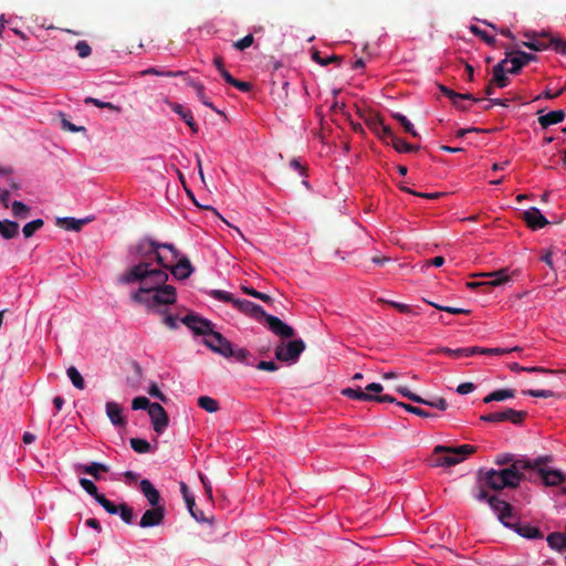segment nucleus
<instances>
[{"label": "nucleus", "instance_id": "1", "mask_svg": "<svg viewBox=\"0 0 566 566\" xmlns=\"http://www.w3.org/2000/svg\"><path fill=\"white\" fill-rule=\"evenodd\" d=\"M167 281L168 273L148 261L136 262L117 279L119 284H138V289L130 293L132 301L154 312H159L163 306L174 304L177 300L176 289L167 284Z\"/></svg>", "mask_w": 566, "mask_h": 566}, {"label": "nucleus", "instance_id": "2", "mask_svg": "<svg viewBox=\"0 0 566 566\" xmlns=\"http://www.w3.org/2000/svg\"><path fill=\"white\" fill-rule=\"evenodd\" d=\"M135 259L139 261H148L154 265H160L169 269L180 258L179 251L170 243H157L153 240H143L135 247Z\"/></svg>", "mask_w": 566, "mask_h": 566}, {"label": "nucleus", "instance_id": "3", "mask_svg": "<svg viewBox=\"0 0 566 566\" xmlns=\"http://www.w3.org/2000/svg\"><path fill=\"white\" fill-rule=\"evenodd\" d=\"M478 480L479 483H482L492 490L500 491L505 488H516L522 480V475L515 467L502 470L481 469L478 472Z\"/></svg>", "mask_w": 566, "mask_h": 566}, {"label": "nucleus", "instance_id": "4", "mask_svg": "<svg viewBox=\"0 0 566 566\" xmlns=\"http://www.w3.org/2000/svg\"><path fill=\"white\" fill-rule=\"evenodd\" d=\"M433 463L436 467H453L464 461L470 454L475 452V447L471 444H461L458 447L437 446L434 448Z\"/></svg>", "mask_w": 566, "mask_h": 566}, {"label": "nucleus", "instance_id": "5", "mask_svg": "<svg viewBox=\"0 0 566 566\" xmlns=\"http://www.w3.org/2000/svg\"><path fill=\"white\" fill-rule=\"evenodd\" d=\"M305 349V343L302 339H293L287 343H281L275 348V357L285 363H295Z\"/></svg>", "mask_w": 566, "mask_h": 566}, {"label": "nucleus", "instance_id": "6", "mask_svg": "<svg viewBox=\"0 0 566 566\" xmlns=\"http://www.w3.org/2000/svg\"><path fill=\"white\" fill-rule=\"evenodd\" d=\"M489 505L493 510V512L497 515L500 522L506 527H514V515L512 513V506L496 496H491L489 499Z\"/></svg>", "mask_w": 566, "mask_h": 566}, {"label": "nucleus", "instance_id": "7", "mask_svg": "<svg viewBox=\"0 0 566 566\" xmlns=\"http://www.w3.org/2000/svg\"><path fill=\"white\" fill-rule=\"evenodd\" d=\"M182 323L197 335L207 338L213 332V324L201 316L189 314L182 318Z\"/></svg>", "mask_w": 566, "mask_h": 566}, {"label": "nucleus", "instance_id": "8", "mask_svg": "<svg viewBox=\"0 0 566 566\" xmlns=\"http://www.w3.org/2000/svg\"><path fill=\"white\" fill-rule=\"evenodd\" d=\"M205 345L208 346L212 352L229 358L231 353V343L221 335V333L213 332L203 340Z\"/></svg>", "mask_w": 566, "mask_h": 566}, {"label": "nucleus", "instance_id": "9", "mask_svg": "<svg viewBox=\"0 0 566 566\" xmlns=\"http://www.w3.org/2000/svg\"><path fill=\"white\" fill-rule=\"evenodd\" d=\"M148 415L151 419L154 430L156 431V433L161 434L168 427L169 420L167 412L165 411L161 405L154 402L149 407Z\"/></svg>", "mask_w": 566, "mask_h": 566}, {"label": "nucleus", "instance_id": "10", "mask_svg": "<svg viewBox=\"0 0 566 566\" xmlns=\"http://www.w3.org/2000/svg\"><path fill=\"white\" fill-rule=\"evenodd\" d=\"M535 60L536 55L532 53L516 51L510 57L504 59L503 62L507 65V73L516 74L524 65Z\"/></svg>", "mask_w": 566, "mask_h": 566}, {"label": "nucleus", "instance_id": "11", "mask_svg": "<svg viewBox=\"0 0 566 566\" xmlns=\"http://www.w3.org/2000/svg\"><path fill=\"white\" fill-rule=\"evenodd\" d=\"M165 517V507L164 506H153V509L147 510L140 521L139 526L143 528L158 526L163 523Z\"/></svg>", "mask_w": 566, "mask_h": 566}, {"label": "nucleus", "instance_id": "12", "mask_svg": "<svg viewBox=\"0 0 566 566\" xmlns=\"http://www.w3.org/2000/svg\"><path fill=\"white\" fill-rule=\"evenodd\" d=\"M233 307L255 319L263 318L266 315L265 311L260 305L248 300L237 298V301L233 302Z\"/></svg>", "mask_w": 566, "mask_h": 566}, {"label": "nucleus", "instance_id": "13", "mask_svg": "<svg viewBox=\"0 0 566 566\" xmlns=\"http://www.w3.org/2000/svg\"><path fill=\"white\" fill-rule=\"evenodd\" d=\"M264 318L268 323L270 331L275 335L286 338L293 336L294 329L279 317L271 314H266Z\"/></svg>", "mask_w": 566, "mask_h": 566}, {"label": "nucleus", "instance_id": "14", "mask_svg": "<svg viewBox=\"0 0 566 566\" xmlns=\"http://www.w3.org/2000/svg\"><path fill=\"white\" fill-rule=\"evenodd\" d=\"M523 219L532 230H538L548 224V220L536 207H531L523 213Z\"/></svg>", "mask_w": 566, "mask_h": 566}, {"label": "nucleus", "instance_id": "15", "mask_svg": "<svg viewBox=\"0 0 566 566\" xmlns=\"http://www.w3.org/2000/svg\"><path fill=\"white\" fill-rule=\"evenodd\" d=\"M168 270L170 273L178 280L188 279L192 272L193 268L189 261V259L182 255L174 265H171Z\"/></svg>", "mask_w": 566, "mask_h": 566}, {"label": "nucleus", "instance_id": "16", "mask_svg": "<svg viewBox=\"0 0 566 566\" xmlns=\"http://www.w3.org/2000/svg\"><path fill=\"white\" fill-rule=\"evenodd\" d=\"M94 220V217L75 219L73 217H62L56 219V226L67 231H80L83 226Z\"/></svg>", "mask_w": 566, "mask_h": 566}, {"label": "nucleus", "instance_id": "17", "mask_svg": "<svg viewBox=\"0 0 566 566\" xmlns=\"http://www.w3.org/2000/svg\"><path fill=\"white\" fill-rule=\"evenodd\" d=\"M139 488L140 492L151 506H160V494L149 480L143 479L139 483Z\"/></svg>", "mask_w": 566, "mask_h": 566}, {"label": "nucleus", "instance_id": "18", "mask_svg": "<svg viewBox=\"0 0 566 566\" xmlns=\"http://www.w3.org/2000/svg\"><path fill=\"white\" fill-rule=\"evenodd\" d=\"M543 111H539L538 114V123L543 128H547L552 125L558 124L564 120L566 114L562 109L552 111L547 114H542Z\"/></svg>", "mask_w": 566, "mask_h": 566}, {"label": "nucleus", "instance_id": "19", "mask_svg": "<svg viewBox=\"0 0 566 566\" xmlns=\"http://www.w3.org/2000/svg\"><path fill=\"white\" fill-rule=\"evenodd\" d=\"M169 105H170V108L172 109V112L178 114L193 133L198 132V129H199L198 124L196 123L190 109L185 108L181 104H178V103H169Z\"/></svg>", "mask_w": 566, "mask_h": 566}, {"label": "nucleus", "instance_id": "20", "mask_svg": "<svg viewBox=\"0 0 566 566\" xmlns=\"http://www.w3.org/2000/svg\"><path fill=\"white\" fill-rule=\"evenodd\" d=\"M506 69H507V65L505 64V62H503V60L501 62H499L496 65H494L493 71H492L493 76H492L491 84H494L500 88L507 86L509 78L505 75V73L507 72Z\"/></svg>", "mask_w": 566, "mask_h": 566}, {"label": "nucleus", "instance_id": "21", "mask_svg": "<svg viewBox=\"0 0 566 566\" xmlns=\"http://www.w3.org/2000/svg\"><path fill=\"white\" fill-rule=\"evenodd\" d=\"M539 475L542 476L545 485L548 486H557L562 484L566 478L559 470L547 469H539Z\"/></svg>", "mask_w": 566, "mask_h": 566}, {"label": "nucleus", "instance_id": "22", "mask_svg": "<svg viewBox=\"0 0 566 566\" xmlns=\"http://www.w3.org/2000/svg\"><path fill=\"white\" fill-rule=\"evenodd\" d=\"M106 415L114 426H124L126 423L123 417V409L117 402L108 401L106 403Z\"/></svg>", "mask_w": 566, "mask_h": 566}, {"label": "nucleus", "instance_id": "23", "mask_svg": "<svg viewBox=\"0 0 566 566\" xmlns=\"http://www.w3.org/2000/svg\"><path fill=\"white\" fill-rule=\"evenodd\" d=\"M187 85L192 87L196 92V95L198 97V99L203 104L206 105L207 107H210L211 109L213 111H217L216 107L213 106L212 102L208 98V96L206 95V92H205V86L202 83L200 82H196L193 80H188L187 82Z\"/></svg>", "mask_w": 566, "mask_h": 566}, {"label": "nucleus", "instance_id": "24", "mask_svg": "<svg viewBox=\"0 0 566 566\" xmlns=\"http://www.w3.org/2000/svg\"><path fill=\"white\" fill-rule=\"evenodd\" d=\"M512 528L515 530V532L518 535H521L522 537L528 538V539L539 538L542 536V533L539 532V530L530 524L521 525V524L515 523V526Z\"/></svg>", "mask_w": 566, "mask_h": 566}, {"label": "nucleus", "instance_id": "25", "mask_svg": "<svg viewBox=\"0 0 566 566\" xmlns=\"http://www.w3.org/2000/svg\"><path fill=\"white\" fill-rule=\"evenodd\" d=\"M515 396V391L513 389L504 388L492 391L488 396L483 398L485 403H490L492 401H503L506 399H511Z\"/></svg>", "mask_w": 566, "mask_h": 566}, {"label": "nucleus", "instance_id": "26", "mask_svg": "<svg viewBox=\"0 0 566 566\" xmlns=\"http://www.w3.org/2000/svg\"><path fill=\"white\" fill-rule=\"evenodd\" d=\"M440 91L447 96L449 97L452 103L460 107L461 104L460 102L463 101V99H470V101H474V102H478V99H475L471 94H461V93H457L454 91H452L451 88L444 86V85H440Z\"/></svg>", "mask_w": 566, "mask_h": 566}, {"label": "nucleus", "instance_id": "27", "mask_svg": "<svg viewBox=\"0 0 566 566\" xmlns=\"http://www.w3.org/2000/svg\"><path fill=\"white\" fill-rule=\"evenodd\" d=\"M501 421H511L514 424H520L523 422V420L526 417L525 411H516L514 409H505L503 411H500Z\"/></svg>", "mask_w": 566, "mask_h": 566}, {"label": "nucleus", "instance_id": "28", "mask_svg": "<svg viewBox=\"0 0 566 566\" xmlns=\"http://www.w3.org/2000/svg\"><path fill=\"white\" fill-rule=\"evenodd\" d=\"M19 232V224L15 221L0 220V234L4 239H12Z\"/></svg>", "mask_w": 566, "mask_h": 566}, {"label": "nucleus", "instance_id": "29", "mask_svg": "<svg viewBox=\"0 0 566 566\" xmlns=\"http://www.w3.org/2000/svg\"><path fill=\"white\" fill-rule=\"evenodd\" d=\"M483 276L491 277V281L489 282L492 286H499L504 284L510 280L509 270L507 269H501L495 272L484 273Z\"/></svg>", "mask_w": 566, "mask_h": 566}, {"label": "nucleus", "instance_id": "30", "mask_svg": "<svg viewBox=\"0 0 566 566\" xmlns=\"http://www.w3.org/2000/svg\"><path fill=\"white\" fill-rule=\"evenodd\" d=\"M84 473L92 475L94 479L98 480L101 478V471L106 472L107 467L99 462H92L90 464H80L77 467Z\"/></svg>", "mask_w": 566, "mask_h": 566}, {"label": "nucleus", "instance_id": "31", "mask_svg": "<svg viewBox=\"0 0 566 566\" xmlns=\"http://www.w3.org/2000/svg\"><path fill=\"white\" fill-rule=\"evenodd\" d=\"M342 394L354 400L371 401L374 395L363 391L360 388H345Z\"/></svg>", "mask_w": 566, "mask_h": 566}, {"label": "nucleus", "instance_id": "32", "mask_svg": "<svg viewBox=\"0 0 566 566\" xmlns=\"http://www.w3.org/2000/svg\"><path fill=\"white\" fill-rule=\"evenodd\" d=\"M551 548L556 551L566 549V534L565 533H552L546 538Z\"/></svg>", "mask_w": 566, "mask_h": 566}, {"label": "nucleus", "instance_id": "33", "mask_svg": "<svg viewBox=\"0 0 566 566\" xmlns=\"http://www.w3.org/2000/svg\"><path fill=\"white\" fill-rule=\"evenodd\" d=\"M66 375L75 388H77L80 390H83L85 388L84 378L82 377L81 373L77 370L76 367H74V366L69 367L66 369Z\"/></svg>", "mask_w": 566, "mask_h": 566}, {"label": "nucleus", "instance_id": "34", "mask_svg": "<svg viewBox=\"0 0 566 566\" xmlns=\"http://www.w3.org/2000/svg\"><path fill=\"white\" fill-rule=\"evenodd\" d=\"M185 72L182 71H163V70H159V69H156V67H149V69H146L144 71L140 72V75L142 76H146V75H156V76H165V77H177V76H180V75H184Z\"/></svg>", "mask_w": 566, "mask_h": 566}, {"label": "nucleus", "instance_id": "35", "mask_svg": "<svg viewBox=\"0 0 566 566\" xmlns=\"http://www.w3.org/2000/svg\"><path fill=\"white\" fill-rule=\"evenodd\" d=\"M84 103L85 104H92L98 108H107L109 111H113L115 113H120L122 112V107L119 105H115L113 103H109V102H103L98 98H95V97H86L84 99Z\"/></svg>", "mask_w": 566, "mask_h": 566}, {"label": "nucleus", "instance_id": "36", "mask_svg": "<svg viewBox=\"0 0 566 566\" xmlns=\"http://www.w3.org/2000/svg\"><path fill=\"white\" fill-rule=\"evenodd\" d=\"M198 406L208 412H216L219 410V402L209 396L199 397Z\"/></svg>", "mask_w": 566, "mask_h": 566}, {"label": "nucleus", "instance_id": "37", "mask_svg": "<svg viewBox=\"0 0 566 566\" xmlns=\"http://www.w3.org/2000/svg\"><path fill=\"white\" fill-rule=\"evenodd\" d=\"M130 447L137 453H148L153 451L150 443L147 440L140 438H132Z\"/></svg>", "mask_w": 566, "mask_h": 566}, {"label": "nucleus", "instance_id": "38", "mask_svg": "<svg viewBox=\"0 0 566 566\" xmlns=\"http://www.w3.org/2000/svg\"><path fill=\"white\" fill-rule=\"evenodd\" d=\"M551 461H552V457H549V455L537 457L533 460L525 461L523 464V468L537 470L539 472V469H544L543 465Z\"/></svg>", "mask_w": 566, "mask_h": 566}, {"label": "nucleus", "instance_id": "39", "mask_svg": "<svg viewBox=\"0 0 566 566\" xmlns=\"http://www.w3.org/2000/svg\"><path fill=\"white\" fill-rule=\"evenodd\" d=\"M231 353L232 354L229 355V358H234L239 363L250 364L249 358L251 357V354L248 349L242 347L234 348L231 345Z\"/></svg>", "mask_w": 566, "mask_h": 566}, {"label": "nucleus", "instance_id": "40", "mask_svg": "<svg viewBox=\"0 0 566 566\" xmlns=\"http://www.w3.org/2000/svg\"><path fill=\"white\" fill-rule=\"evenodd\" d=\"M42 227H43L42 219H35V220L28 222L22 228L24 238H27V239L31 238L34 234V232L38 231L39 229H41Z\"/></svg>", "mask_w": 566, "mask_h": 566}, {"label": "nucleus", "instance_id": "41", "mask_svg": "<svg viewBox=\"0 0 566 566\" xmlns=\"http://www.w3.org/2000/svg\"><path fill=\"white\" fill-rule=\"evenodd\" d=\"M392 117L402 125L407 133L411 134L415 137L418 136V133L415 129L413 124L403 114L392 113Z\"/></svg>", "mask_w": 566, "mask_h": 566}, {"label": "nucleus", "instance_id": "42", "mask_svg": "<svg viewBox=\"0 0 566 566\" xmlns=\"http://www.w3.org/2000/svg\"><path fill=\"white\" fill-rule=\"evenodd\" d=\"M117 514L120 516L122 521L128 525L134 523V513L133 510L125 503L118 505Z\"/></svg>", "mask_w": 566, "mask_h": 566}, {"label": "nucleus", "instance_id": "43", "mask_svg": "<svg viewBox=\"0 0 566 566\" xmlns=\"http://www.w3.org/2000/svg\"><path fill=\"white\" fill-rule=\"evenodd\" d=\"M391 145L398 153H412L419 148L418 146H413L398 137L394 138V142Z\"/></svg>", "mask_w": 566, "mask_h": 566}, {"label": "nucleus", "instance_id": "44", "mask_svg": "<svg viewBox=\"0 0 566 566\" xmlns=\"http://www.w3.org/2000/svg\"><path fill=\"white\" fill-rule=\"evenodd\" d=\"M80 485L84 489V491L87 494L93 496L95 501L97 500L98 496L102 495V494L98 493L97 486L94 484V482L92 480H88L86 478H81L80 479Z\"/></svg>", "mask_w": 566, "mask_h": 566}, {"label": "nucleus", "instance_id": "45", "mask_svg": "<svg viewBox=\"0 0 566 566\" xmlns=\"http://www.w3.org/2000/svg\"><path fill=\"white\" fill-rule=\"evenodd\" d=\"M436 353L444 354V355H448V356L457 358V359L464 358V355H465L464 347L453 349L450 347L441 346L436 349Z\"/></svg>", "mask_w": 566, "mask_h": 566}, {"label": "nucleus", "instance_id": "46", "mask_svg": "<svg viewBox=\"0 0 566 566\" xmlns=\"http://www.w3.org/2000/svg\"><path fill=\"white\" fill-rule=\"evenodd\" d=\"M210 295L217 301L224 302V303H231L232 305H233V302L237 301V298H234L230 292L222 291V290H212L210 292Z\"/></svg>", "mask_w": 566, "mask_h": 566}, {"label": "nucleus", "instance_id": "47", "mask_svg": "<svg viewBox=\"0 0 566 566\" xmlns=\"http://www.w3.org/2000/svg\"><path fill=\"white\" fill-rule=\"evenodd\" d=\"M11 209L17 218H27L29 213V207L21 201L11 202Z\"/></svg>", "mask_w": 566, "mask_h": 566}, {"label": "nucleus", "instance_id": "48", "mask_svg": "<svg viewBox=\"0 0 566 566\" xmlns=\"http://www.w3.org/2000/svg\"><path fill=\"white\" fill-rule=\"evenodd\" d=\"M96 502L108 513L112 515L117 514L118 505H115L113 502L107 500L103 494L97 497Z\"/></svg>", "mask_w": 566, "mask_h": 566}, {"label": "nucleus", "instance_id": "49", "mask_svg": "<svg viewBox=\"0 0 566 566\" xmlns=\"http://www.w3.org/2000/svg\"><path fill=\"white\" fill-rule=\"evenodd\" d=\"M366 124L368 126V128L376 135H380V129L384 125V120L381 117L379 116H370L367 120H366Z\"/></svg>", "mask_w": 566, "mask_h": 566}, {"label": "nucleus", "instance_id": "50", "mask_svg": "<svg viewBox=\"0 0 566 566\" xmlns=\"http://www.w3.org/2000/svg\"><path fill=\"white\" fill-rule=\"evenodd\" d=\"M431 306H433L434 308L439 310V311H443V312H447V313H450V314H469L470 313V310H467V308H461V307H454V306H443V305H440V304H437V303H433V302H428Z\"/></svg>", "mask_w": 566, "mask_h": 566}, {"label": "nucleus", "instance_id": "51", "mask_svg": "<svg viewBox=\"0 0 566 566\" xmlns=\"http://www.w3.org/2000/svg\"><path fill=\"white\" fill-rule=\"evenodd\" d=\"M389 304L391 306H394L398 312H400L402 314H410V315H419L420 314L412 306H410L408 304H405V303H399V302L390 301Z\"/></svg>", "mask_w": 566, "mask_h": 566}, {"label": "nucleus", "instance_id": "52", "mask_svg": "<svg viewBox=\"0 0 566 566\" xmlns=\"http://www.w3.org/2000/svg\"><path fill=\"white\" fill-rule=\"evenodd\" d=\"M401 396L415 401V402H426V399L421 398L420 396L411 392L407 387L399 386L396 389Z\"/></svg>", "mask_w": 566, "mask_h": 566}, {"label": "nucleus", "instance_id": "53", "mask_svg": "<svg viewBox=\"0 0 566 566\" xmlns=\"http://www.w3.org/2000/svg\"><path fill=\"white\" fill-rule=\"evenodd\" d=\"M150 406H151V403L149 402V400L146 397H142V396L134 398L133 402H132V408L134 410L147 409L149 411Z\"/></svg>", "mask_w": 566, "mask_h": 566}, {"label": "nucleus", "instance_id": "54", "mask_svg": "<svg viewBox=\"0 0 566 566\" xmlns=\"http://www.w3.org/2000/svg\"><path fill=\"white\" fill-rule=\"evenodd\" d=\"M75 50L80 57L85 59L91 55L92 49L86 41H78L75 44Z\"/></svg>", "mask_w": 566, "mask_h": 566}, {"label": "nucleus", "instance_id": "55", "mask_svg": "<svg viewBox=\"0 0 566 566\" xmlns=\"http://www.w3.org/2000/svg\"><path fill=\"white\" fill-rule=\"evenodd\" d=\"M399 407H402L405 410H407L410 413L417 415L419 417H431V415L427 411H424L421 408L405 403V402H397Z\"/></svg>", "mask_w": 566, "mask_h": 566}, {"label": "nucleus", "instance_id": "56", "mask_svg": "<svg viewBox=\"0 0 566 566\" xmlns=\"http://www.w3.org/2000/svg\"><path fill=\"white\" fill-rule=\"evenodd\" d=\"M180 490L184 495V499H185L188 510L191 511V509H193V506L196 504L195 496L191 493H189L188 488H187L186 483H184V482L180 483Z\"/></svg>", "mask_w": 566, "mask_h": 566}, {"label": "nucleus", "instance_id": "57", "mask_svg": "<svg viewBox=\"0 0 566 566\" xmlns=\"http://www.w3.org/2000/svg\"><path fill=\"white\" fill-rule=\"evenodd\" d=\"M254 41V38L252 34H247L245 36H243L242 39L235 41L233 43V46L240 51H243L245 49H248L249 46L252 45Z\"/></svg>", "mask_w": 566, "mask_h": 566}, {"label": "nucleus", "instance_id": "58", "mask_svg": "<svg viewBox=\"0 0 566 566\" xmlns=\"http://www.w3.org/2000/svg\"><path fill=\"white\" fill-rule=\"evenodd\" d=\"M525 395H528L531 397L535 398H552L554 397V392L548 389H530L524 392Z\"/></svg>", "mask_w": 566, "mask_h": 566}, {"label": "nucleus", "instance_id": "59", "mask_svg": "<svg viewBox=\"0 0 566 566\" xmlns=\"http://www.w3.org/2000/svg\"><path fill=\"white\" fill-rule=\"evenodd\" d=\"M422 405H427V406H430V407H433V408H437L439 410H446L448 408V402L444 398H434L432 400H427L426 399V402H421Z\"/></svg>", "mask_w": 566, "mask_h": 566}, {"label": "nucleus", "instance_id": "60", "mask_svg": "<svg viewBox=\"0 0 566 566\" xmlns=\"http://www.w3.org/2000/svg\"><path fill=\"white\" fill-rule=\"evenodd\" d=\"M484 486L482 483H480V485L473 491V497L476 500V501H486L489 503V499L492 496V495H489V493L484 490Z\"/></svg>", "mask_w": 566, "mask_h": 566}, {"label": "nucleus", "instance_id": "61", "mask_svg": "<svg viewBox=\"0 0 566 566\" xmlns=\"http://www.w3.org/2000/svg\"><path fill=\"white\" fill-rule=\"evenodd\" d=\"M148 394L154 397V398H157L159 400H161L163 402H166L167 398L166 396L160 391L159 387L157 386V384L153 382L149 385L148 387Z\"/></svg>", "mask_w": 566, "mask_h": 566}, {"label": "nucleus", "instance_id": "62", "mask_svg": "<svg viewBox=\"0 0 566 566\" xmlns=\"http://www.w3.org/2000/svg\"><path fill=\"white\" fill-rule=\"evenodd\" d=\"M523 45L533 51H542V50L546 49V44H544L539 40H535V39L530 40L527 42H523Z\"/></svg>", "mask_w": 566, "mask_h": 566}, {"label": "nucleus", "instance_id": "63", "mask_svg": "<svg viewBox=\"0 0 566 566\" xmlns=\"http://www.w3.org/2000/svg\"><path fill=\"white\" fill-rule=\"evenodd\" d=\"M475 389L473 382H462L457 387V392L459 395H468L471 394Z\"/></svg>", "mask_w": 566, "mask_h": 566}, {"label": "nucleus", "instance_id": "64", "mask_svg": "<svg viewBox=\"0 0 566 566\" xmlns=\"http://www.w3.org/2000/svg\"><path fill=\"white\" fill-rule=\"evenodd\" d=\"M256 368L260 370L275 371V370H277V365L272 360H270V361L261 360L256 365Z\"/></svg>", "mask_w": 566, "mask_h": 566}]
</instances>
